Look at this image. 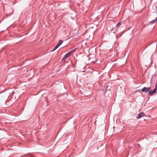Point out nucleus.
<instances>
[{"label":"nucleus","instance_id":"f257e3e1","mask_svg":"<svg viewBox=\"0 0 157 157\" xmlns=\"http://www.w3.org/2000/svg\"><path fill=\"white\" fill-rule=\"evenodd\" d=\"M157 84L156 85V86L155 89L152 90H149L148 92V94L150 96H152L153 94L155 93L156 90H157V87H156Z\"/></svg>","mask_w":157,"mask_h":157},{"label":"nucleus","instance_id":"f03ea898","mask_svg":"<svg viewBox=\"0 0 157 157\" xmlns=\"http://www.w3.org/2000/svg\"><path fill=\"white\" fill-rule=\"evenodd\" d=\"M63 42V41L61 40H59V43L57 44L55 47L54 49L51 51L52 52L55 51L57 48L59 46H60Z\"/></svg>","mask_w":157,"mask_h":157},{"label":"nucleus","instance_id":"7ed1b4c3","mask_svg":"<svg viewBox=\"0 0 157 157\" xmlns=\"http://www.w3.org/2000/svg\"><path fill=\"white\" fill-rule=\"evenodd\" d=\"M150 89V87L148 88L147 87H144L141 90L143 92H147L149 91Z\"/></svg>","mask_w":157,"mask_h":157},{"label":"nucleus","instance_id":"20e7f679","mask_svg":"<svg viewBox=\"0 0 157 157\" xmlns=\"http://www.w3.org/2000/svg\"><path fill=\"white\" fill-rule=\"evenodd\" d=\"M145 116V114L144 113L142 112L140 113L138 115V116L136 117V118L137 119H139L141 118V117L144 116Z\"/></svg>","mask_w":157,"mask_h":157},{"label":"nucleus","instance_id":"39448f33","mask_svg":"<svg viewBox=\"0 0 157 157\" xmlns=\"http://www.w3.org/2000/svg\"><path fill=\"white\" fill-rule=\"evenodd\" d=\"M69 56L68 55V54H66L64 56L62 60H63L64 59H67L68 57Z\"/></svg>","mask_w":157,"mask_h":157},{"label":"nucleus","instance_id":"423d86ee","mask_svg":"<svg viewBox=\"0 0 157 157\" xmlns=\"http://www.w3.org/2000/svg\"><path fill=\"white\" fill-rule=\"evenodd\" d=\"M156 20L155 19H154L153 20H152L151 21H150L149 22L150 24H153L156 21Z\"/></svg>","mask_w":157,"mask_h":157},{"label":"nucleus","instance_id":"0eeeda50","mask_svg":"<svg viewBox=\"0 0 157 157\" xmlns=\"http://www.w3.org/2000/svg\"><path fill=\"white\" fill-rule=\"evenodd\" d=\"M121 22H119L116 25V26L118 28L121 25Z\"/></svg>","mask_w":157,"mask_h":157},{"label":"nucleus","instance_id":"6e6552de","mask_svg":"<svg viewBox=\"0 0 157 157\" xmlns=\"http://www.w3.org/2000/svg\"><path fill=\"white\" fill-rule=\"evenodd\" d=\"M77 49V48H75L74 49L72 50L71 51V52H75Z\"/></svg>","mask_w":157,"mask_h":157},{"label":"nucleus","instance_id":"1a4fd4ad","mask_svg":"<svg viewBox=\"0 0 157 157\" xmlns=\"http://www.w3.org/2000/svg\"><path fill=\"white\" fill-rule=\"evenodd\" d=\"M71 52L70 51V52H68V53H67V54H68V56H69L71 55Z\"/></svg>","mask_w":157,"mask_h":157},{"label":"nucleus","instance_id":"9d476101","mask_svg":"<svg viewBox=\"0 0 157 157\" xmlns=\"http://www.w3.org/2000/svg\"><path fill=\"white\" fill-rule=\"evenodd\" d=\"M155 19L156 20V21H157V17H156V18Z\"/></svg>","mask_w":157,"mask_h":157}]
</instances>
